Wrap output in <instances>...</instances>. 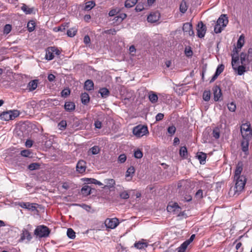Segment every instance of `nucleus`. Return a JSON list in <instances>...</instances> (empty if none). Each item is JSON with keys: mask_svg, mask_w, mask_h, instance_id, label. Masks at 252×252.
<instances>
[{"mask_svg": "<svg viewBox=\"0 0 252 252\" xmlns=\"http://www.w3.org/2000/svg\"><path fill=\"white\" fill-rule=\"evenodd\" d=\"M211 93L210 91H205L203 94V98L206 101H208L210 99Z\"/></svg>", "mask_w": 252, "mask_h": 252, "instance_id": "44", "label": "nucleus"}, {"mask_svg": "<svg viewBox=\"0 0 252 252\" xmlns=\"http://www.w3.org/2000/svg\"><path fill=\"white\" fill-rule=\"evenodd\" d=\"M240 59L241 64H246L247 63H249L247 60V54L246 53H244V52L241 53L240 55Z\"/></svg>", "mask_w": 252, "mask_h": 252, "instance_id": "39", "label": "nucleus"}, {"mask_svg": "<svg viewBox=\"0 0 252 252\" xmlns=\"http://www.w3.org/2000/svg\"><path fill=\"white\" fill-rule=\"evenodd\" d=\"M81 192L84 196H87L91 193V188L88 185H85L81 189Z\"/></svg>", "mask_w": 252, "mask_h": 252, "instance_id": "29", "label": "nucleus"}, {"mask_svg": "<svg viewBox=\"0 0 252 252\" xmlns=\"http://www.w3.org/2000/svg\"><path fill=\"white\" fill-rule=\"evenodd\" d=\"M195 196L196 198L201 199L203 198V190L199 189L195 193Z\"/></svg>", "mask_w": 252, "mask_h": 252, "instance_id": "57", "label": "nucleus"}, {"mask_svg": "<svg viewBox=\"0 0 252 252\" xmlns=\"http://www.w3.org/2000/svg\"><path fill=\"white\" fill-rule=\"evenodd\" d=\"M236 181L235 186L234 188L235 194H239V192L243 190L246 185L247 179L245 177H239L238 178H234Z\"/></svg>", "mask_w": 252, "mask_h": 252, "instance_id": "2", "label": "nucleus"}, {"mask_svg": "<svg viewBox=\"0 0 252 252\" xmlns=\"http://www.w3.org/2000/svg\"><path fill=\"white\" fill-rule=\"evenodd\" d=\"M179 153H180V155L181 157H183V158H187V154H188V151H187V148L185 146L182 147L180 148Z\"/></svg>", "mask_w": 252, "mask_h": 252, "instance_id": "42", "label": "nucleus"}, {"mask_svg": "<svg viewBox=\"0 0 252 252\" xmlns=\"http://www.w3.org/2000/svg\"><path fill=\"white\" fill-rule=\"evenodd\" d=\"M183 30L186 34H189V36H192L194 34L192 30V25L189 23H186L184 24Z\"/></svg>", "mask_w": 252, "mask_h": 252, "instance_id": "12", "label": "nucleus"}, {"mask_svg": "<svg viewBox=\"0 0 252 252\" xmlns=\"http://www.w3.org/2000/svg\"><path fill=\"white\" fill-rule=\"evenodd\" d=\"M94 125L96 128L100 129L101 128V122L98 120L95 121Z\"/></svg>", "mask_w": 252, "mask_h": 252, "instance_id": "62", "label": "nucleus"}, {"mask_svg": "<svg viewBox=\"0 0 252 252\" xmlns=\"http://www.w3.org/2000/svg\"><path fill=\"white\" fill-rule=\"evenodd\" d=\"M134 172H135L134 167L133 166H130V167H129L127 169V170L126 172V177H130V179H131L132 178V177L133 176V174H134Z\"/></svg>", "mask_w": 252, "mask_h": 252, "instance_id": "35", "label": "nucleus"}, {"mask_svg": "<svg viewBox=\"0 0 252 252\" xmlns=\"http://www.w3.org/2000/svg\"><path fill=\"white\" fill-rule=\"evenodd\" d=\"M104 182L106 184V185L103 187V189L105 188L109 189L112 188L115 184V181L113 179H106L104 180Z\"/></svg>", "mask_w": 252, "mask_h": 252, "instance_id": "24", "label": "nucleus"}, {"mask_svg": "<svg viewBox=\"0 0 252 252\" xmlns=\"http://www.w3.org/2000/svg\"><path fill=\"white\" fill-rule=\"evenodd\" d=\"M64 109L68 112H72L75 109V105L73 102L66 101L64 104Z\"/></svg>", "mask_w": 252, "mask_h": 252, "instance_id": "20", "label": "nucleus"}, {"mask_svg": "<svg viewBox=\"0 0 252 252\" xmlns=\"http://www.w3.org/2000/svg\"><path fill=\"white\" fill-rule=\"evenodd\" d=\"M66 234L67 237L70 239H73L75 238V232L71 228H68L67 229Z\"/></svg>", "mask_w": 252, "mask_h": 252, "instance_id": "41", "label": "nucleus"}, {"mask_svg": "<svg viewBox=\"0 0 252 252\" xmlns=\"http://www.w3.org/2000/svg\"><path fill=\"white\" fill-rule=\"evenodd\" d=\"M241 133L243 139H251L252 137V129L249 122L243 124L241 126Z\"/></svg>", "mask_w": 252, "mask_h": 252, "instance_id": "5", "label": "nucleus"}, {"mask_svg": "<svg viewBox=\"0 0 252 252\" xmlns=\"http://www.w3.org/2000/svg\"><path fill=\"white\" fill-rule=\"evenodd\" d=\"M160 17V13L158 12H151L147 17V21L151 23H154L158 22Z\"/></svg>", "mask_w": 252, "mask_h": 252, "instance_id": "11", "label": "nucleus"}, {"mask_svg": "<svg viewBox=\"0 0 252 252\" xmlns=\"http://www.w3.org/2000/svg\"><path fill=\"white\" fill-rule=\"evenodd\" d=\"M250 139H243L241 142L242 150L244 152L248 151L249 150V141Z\"/></svg>", "mask_w": 252, "mask_h": 252, "instance_id": "27", "label": "nucleus"}, {"mask_svg": "<svg viewBox=\"0 0 252 252\" xmlns=\"http://www.w3.org/2000/svg\"><path fill=\"white\" fill-rule=\"evenodd\" d=\"M50 232V231L47 226L39 225L34 230V234L39 238H42L48 236Z\"/></svg>", "mask_w": 252, "mask_h": 252, "instance_id": "6", "label": "nucleus"}, {"mask_svg": "<svg viewBox=\"0 0 252 252\" xmlns=\"http://www.w3.org/2000/svg\"><path fill=\"white\" fill-rule=\"evenodd\" d=\"M213 135L216 139H218L220 137V131L219 129H214L213 131Z\"/></svg>", "mask_w": 252, "mask_h": 252, "instance_id": "59", "label": "nucleus"}, {"mask_svg": "<svg viewBox=\"0 0 252 252\" xmlns=\"http://www.w3.org/2000/svg\"><path fill=\"white\" fill-rule=\"evenodd\" d=\"M132 132L133 134L138 138L141 137L149 133L147 126L141 125L134 127Z\"/></svg>", "mask_w": 252, "mask_h": 252, "instance_id": "4", "label": "nucleus"}, {"mask_svg": "<svg viewBox=\"0 0 252 252\" xmlns=\"http://www.w3.org/2000/svg\"><path fill=\"white\" fill-rule=\"evenodd\" d=\"M189 245L184 242L178 248V252H185Z\"/></svg>", "mask_w": 252, "mask_h": 252, "instance_id": "46", "label": "nucleus"}, {"mask_svg": "<svg viewBox=\"0 0 252 252\" xmlns=\"http://www.w3.org/2000/svg\"><path fill=\"white\" fill-rule=\"evenodd\" d=\"M134 157L136 158H141L143 157V153L140 150H137L134 153Z\"/></svg>", "mask_w": 252, "mask_h": 252, "instance_id": "53", "label": "nucleus"}, {"mask_svg": "<svg viewBox=\"0 0 252 252\" xmlns=\"http://www.w3.org/2000/svg\"><path fill=\"white\" fill-rule=\"evenodd\" d=\"M148 97H149L150 101L152 103H155L158 100V95L155 92H154L153 91H150L149 92Z\"/></svg>", "mask_w": 252, "mask_h": 252, "instance_id": "22", "label": "nucleus"}, {"mask_svg": "<svg viewBox=\"0 0 252 252\" xmlns=\"http://www.w3.org/2000/svg\"><path fill=\"white\" fill-rule=\"evenodd\" d=\"M86 162L83 160H79L76 165V171L79 173H84L86 169Z\"/></svg>", "mask_w": 252, "mask_h": 252, "instance_id": "13", "label": "nucleus"}, {"mask_svg": "<svg viewBox=\"0 0 252 252\" xmlns=\"http://www.w3.org/2000/svg\"><path fill=\"white\" fill-rule=\"evenodd\" d=\"M77 188V186L72 181L67 180L64 182V189L68 190V191H72Z\"/></svg>", "mask_w": 252, "mask_h": 252, "instance_id": "17", "label": "nucleus"}, {"mask_svg": "<svg viewBox=\"0 0 252 252\" xmlns=\"http://www.w3.org/2000/svg\"><path fill=\"white\" fill-rule=\"evenodd\" d=\"M196 157L199 160L200 163L201 164H204L205 163L206 159V154L203 152H198L197 154Z\"/></svg>", "mask_w": 252, "mask_h": 252, "instance_id": "28", "label": "nucleus"}, {"mask_svg": "<svg viewBox=\"0 0 252 252\" xmlns=\"http://www.w3.org/2000/svg\"><path fill=\"white\" fill-rule=\"evenodd\" d=\"M121 198L124 199H128L129 197V194L127 191H124L120 193Z\"/></svg>", "mask_w": 252, "mask_h": 252, "instance_id": "49", "label": "nucleus"}, {"mask_svg": "<svg viewBox=\"0 0 252 252\" xmlns=\"http://www.w3.org/2000/svg\"><path fill=\"white\" fill-rule=\"evenodd\" d=\"M144 9V5L143 4H140V3H138L135 9V10L137 11V12H140L141 11H142L143 9Z\"/></svg>", "mask_w": 252, "mask_h": 252, "instance_id": "58", "label": "nucleus"}, {"mask_svg": "<svg viewBox=\"0 0 252 252\" xmlns=\"http://www.w3.org/2000/svg\"><path fill=\"white\" fill-rule=\"evenodd\" d=\"M82 103L85 105L87 104L90 101V97L88 93H83L81 96Z\"/></svg>", "mask_w": 252, "mask_h": 252, "instance_id": "32", "label": "nucleus"}, {"mask_svg": "<svg viewBox=\"0 0 252 252\" xmlns=\"http://www.w3.org/2000/svg\"><path fill=\"white\" fill-rule=\"evenodd\" d=\"M84 88L88 91H91L94 89V83L91 80H87L84 84Z\"/></svg>", "mask_w": 252, "mask_h": 252, "instance_id": "30", "label": "nucleus"}, {"mask_svg": "<svg viewBox=\"0 0 252 252\" xmlns=\"http://www.w3.org/2000/svg\"><path fill=\"white\" fill-rule=\"evenodd\" d=\"M40 168V164L38 163H32L29 165L28 168L30 170L38 169Z\"/></svg>", "mask_w": 252, "mask_h": 252, "instance_id": "45", "label": "nucleus"}, {"mask_svg": "<svg viewBox=\"0 0 252 252\" xmlns=\"http://www.w3.org/2000/svg\"><path fill=\"white\" fill-rule=\"evenodd\" d=\"M32 238V235L30 232L26 229H24L22 231V233L21 234L20 240L21 241H23L25 239H27L29 241H30Z\"/></svg>", "mask_w": 252, "mask_h": 252, "instance_id": "21", "label": "nucleus"}, {"mask_svg": "<svg viewBox=\"0 0 252 252\" xmlns=\"http://www.w3.org/2000/svg\"><path fill=\"white\" fill-rule=\"evenodd\" d=\"M18 205L22 208L27 209L29 210L34 211L36 208L35 204L31 203L30 202H21L18 203Z\"/></svg>", "mask_w": 252, "mask_h": 252, "instance_id": "14", "label": "nucleus"}, {"mask_svg": "<svg viewBox=\"0 0 252 252\" xmlns=\"http://www.w3.org/2000/svg\"><path fill=\"white\" fill-rule=\"evenodd\" d=\"M184 200L187 202L190 201L192 200V197L189 194H185L184 196Z\"/></svg>", "mask_w": 252, "mask_h": 252, "instance_id": "63", "label": "nucleus"}, {"mask_svg": "<svg viewBox=\"0 0 252 252\" xmlns=\"http://www.w3.org/2000/svg\"><path fill=\"white\" fill-rule=\"evenodd\" d=\"M148 244L146 242L139 241L134 244V247L138 249H143L147 248Z\"/></svg>", "mask_w": 252, "mask_h": 252, "instance_id": "33", "label": "nucleus"}, {"mask_svg": "<svg viewBox=\"0 0 252 252\" xmlns=\"http://www.w3.org/2000/svg\"><path fill=\"white\" fill-rule=\"evenodd\" d=\"M222 27L217 23L214 28L215 32L216 33H220L222 31Z\"/></svg>", "mask_w": 252, "mask_h": 252, "instance_id": "56", "label": "nucleus"}, {"mask_svg": "<svg viewBox=\"0 0 252 252\" xmlns=\"http://www.w3.org/2000/svg\"><path fill=\"white\" fill-rule=\"evenodd\" d=\"M167 210L169 212L178 213L181 211V208L179 206L177 203H172L168 205Z\"/></svg>", "mask_w": 252, "mask_h": 252, "instance_id": "15", "label": "nucleus"}, {"mask_svg": "<svg viewBox=\"0 0 252 252\" xmlns=\"http://www.w3.org/2000/svg\"><path fill=\"white\" fill-rule=\"evenodd\" d=\"M35 22L33 21H30L27 24L28 30L29 32H32L35 29Z\"/></svg>", "mask_w": 252, "mask_h": 252, "instance_id": "40", "label": "nucleus"}, {"mask_svg": "<svg viewBox=\"0 0 252 252\" xmlns=\"http://www.w3.org/2000/svg\"><path fill=\"white\" fill-rule=\"evenodd\" d=\"M206 32V27L202 21L198 23L197 28V36L199 38H202L204 36Z\"/></svg>", "mask_w": 252, "mask_h": 252, "instance_id": "9", "label": "nucleus"}, {"mask_svg": "<svg viewBox=\"0 0 252 252\" xmlns=\"http://www.w3.org/2000/svg\"><path fill=\"white\" fill-rule=\"evenodd\" d=\"M37 87V80H33L31 81L28 84L27 88L29 91H33L35 90Z\"/></svg>", "mask_w": 252, "mask_h": 252, "instance_id": "23", "label": "nucleus"}, {"mask_svg": "<svg viewBox=\"0 0 252 252\" xmlns=\"http://www.w3.org/2000/svg\"><path fill=\"white\" fill-rule=\"evenodd\" d=\"M11 25L9 24L5 25L3 28V33L6 34H8L11 32Z\"/></svg>", "mask_w": 252, "mask_h": 252, "instance_id": "47", "label": "nucleus"}, {"mask_svg": "<svg viewBox=\"0 0 252 252\" xmlns=\"http://www.w3.org/2000/svg\"><path fill=\"white\" fill-rule=\"evenodd\" d=\"M31 154L32 152L29 150H24L21 152V156L25 157H29Z\"/></svg>", "mask_w": 252, "mask_h": 252, "instance_id": "52", "label": "nucleus"}, {"mask_svg": "<svg viewBox=\"0 0 252 252\" xmlns=\"http://www.w3.org/2000/svg\"><path fill=\"white\" fill-rule=\"evenodd\" d=\"M19 115L20 112L17 110L3 112L0 114V119L4 121L13 120L18 117Z\"/></svg>", "mask_w": 252, "mask_h": 252, "instance_id": "3", "label": "nucleus"}, {"mask_svg": "<svg viewBox=\"0 0 252 252\" xmlns=\"http://www.w3.org/2000/svg\"><path fill=\"white\" fill-rule=\"evenodd\" d=\"M99 93L103 98H106L110 94L109 90L106 88H102L99 89Z\"/></svg>", "mask_w": 252, "mask_h": 252, "instance_id": "31", "label": "nucleus"}, {"mask_svg": "<svg viewBox=\"0 0 252 252\" xmlns=\"http://www.w3.org/2000/svg\"><path fill=\"white\" fill-rule=\"evenodd\" d=\"M126 159V157L125 154H121L118 157V161L120 163H124Z\"/></svg>", "mask_w": 252, "mask_h": 252, "instance_id": "55", "label": "nucleus"}, {"mask_svg": "<svg viewBox=\"0 0 252 252\" xmlns=\"http://www.w3.org/2000/svg\"><path fill=\"white\" fill-rule=\"evenodd\" d=\"M33 145V141L31 139H28L27 140L25 145L28 148H31L32 147Z\"/></svg>", "mask_w": 252, "mask_h": 252, "instance_id": "61", "label": "nucleus"}, {"mask_svg": "<svg viewBox=\"0 0 252 252\" xmlns=\"http://www.w3.org/2000/svg\"><path fill=\"white\" fill-rule=\"evenodd\" d=\"M176 128L175 126H171L168 127L167 132L171 135H173L176 132Z\"/></svg>", "mask_w": 252, "mask_h": 252, "instance_id": "48", "label": "nucleus"}, {"mask_svg": "<svg viewBox=\"0 0 252 252\" xmlns=\"http://www.w3.org/2000/svg\"><path fill=\"white\" fill-rule=\"evenodd\" d=\"M224 66L223 64L219 65L215 73L219 75L224 70Z\"/></svg>", "mask_w": 252, "mask_h": 252, "instance_id": "54", "label": "nucleus"}, {"mask_svg": "<svg viewBox=\"0 0 252 252\" xmlns=\"http://www.w3.org/2000/svg\"><path fill=\"white\" fill-rule=\"evenodd\" d=\"M244 44V36L243 35H241L239 37L237 42V47H235L233 50V54H234V56L238 55V49H240Z\"/></svg>", "mask_w": 252, "mask_h": 252, "instance_id": "10", "label": "nucleus"}, {"mask_svg": "<svg viewBox=\"0 0 252 252\" xmlns=\"http://www.w3.org/2000/svg\"><path fill=\"white\" fill-rule=\"evenodd\" d=\"M214 94V99L215 101H218L220 100L222 96V93L220 88L216 86L213 89Z\"/></svg>", "mask_w": 252, "mask_h": 252, "instance_id": "16", "label": "nucleus"}, {"mask_svg": "<svg viewBox=\"0 0 252 252\" xmlns=\"http://www.w3.org/2000/svg\"><path fill=\"white\" fill-rule=\"evenodd\" d=\"M138 0H126L125 2V6L127 8H130L135 5Z\"/></svg>", "mask_w": 252, "mask_h": 252, "instance_id": "36", "label": "nucleus"}, {"mask_svg": "<svg viewBox=\"0 0 252 252\" xmlns=\"http://www.w3.org/2000/svg\"><path fill=\"white\" fill-rule=\"evenodd\" d=\"M243 170V163L241 162L238 163L236 169L235 171L234 178H238L239 177H245L243 175H241V172Z\"/></svg>", "mask_w": 252, "mask_h": 252, "instance_id": "19", "label": "nucleus"}, {"mask_svg": "<svg viewBox=\"0 0 252 252\" xmlns=\"http://www.w3.org/2000/svg\"><path fill=\"white\" fill-rule=\"evenodd\" d=\"M77 32V30L75 28H71L67 30V35L69 37H73Z\"/></svg>", "mask_w": 252, "mask_h": 252, "instance_id": "43", "label": "nucleus"}, {"mask_svg": "<svg viewBox=\"0 0 252 252\" xmlns=\"http://www.w3.org/2000/svg\"><path fill=\"white\" fill-rule=\"evenodd\" d=\"M100 151V148L98 146H94L90 148L88 151V155H97Z\"/></svg>", "mask_w": 252, "mask_h": 252, "instance_id": "25", "label": "nucleus"}, {"mask_svg": "<svg viewBox=\"0 0 252 252\" xmlns=\"http://www.w3.org/2000/svg\"><path fill=\"white\" fill-rule=\"evenodd\" d=\"M60 54V51L55 47H48L46 50L45 58L48 60H52L55 55H59Z\"/></svg>", "mask_w": 252, "mask_h": 252, "instance_id": "7", "label": "nucleus"}, {"mask_svg": "<svg viewBox=\"0 0 252 252\" xmlns=\"http://www.w3.org/2000/svg\"><path fill=\"white\" fill-rule=\"evenodd\" d=\"M188 9L187 2L185 0H183L180 5V11L182 13H185Z\"/></svg>", "mask_w": 252, "mask_h": 252, "instance_id": "34", "label": "nucleus"}, {"mask_svg": "<svg viewBox=\"0 0 252 252\" xmlns=\"http://www.w3.org/2000/svg\"><path fill=\"white\" fill-rule=\"evenodd\" d=\"M239 57L238 56H234V54L232 55V62L231 64L233 70L237 72L239 75H242L246 72L247 70L246 69V64H243L239 65Z\"/></svg>", "mask_w": 252, "mask_h": 252, "instance_id": "1", "label": "nucleus"}, {"mask_svg": "<svg viewBox=\"0 0 252 252\" xmlns=\"http://www.w3.org/2000/svg\"><path fill=\"white\" fill-rule=\"evenodd\" d=\"M164 114L161 113H158L156 116V121H159L163 119Z\"/></svg>", "mask_w": 252, "mask_h": 252, "instance_id": "60", "label": "nucleus"}, {"mask_svg": "<svg viewBox=\"0 0 252 252\" xmlns=\"http://www.w3.org/2000/svg\"><path fill=\"white\" fill-rule=\"evenodd\" d=\"M247 60L248 63L252 61V48H250L248 50L247 54Z\"/></svg>", "mask_w": 252, "mask_h": 252, "instance_id": "50", "label": "nucleus"}, {"mask_svg": "<svg viewBox=\"0 0 252 252\" xmlns=\"http://www.w3.org/2000/svg\"><path fill=\"white\" fill-rule=\"evenodd\" d=\"M21 8L26 14H31L34 11L33 7L30 8L25 4H23Z\"/></svg>", "mask_w": 252, "mask_h": 252, "instance_id": "26", "label": "nucleus"}, {"mask_svg": "<svg viewBox=\"0 0 252 252\" xmlns=\"http://www.w3.org/2000/svg\"><path fill=\"white\" fill-rule=\"evenodd\" d=\"M95 5V3L94 1H89L86 3L85 10H90Z\"/></svg>", "mask_w": 252, "mask_h": 252, "instance_id": "38", "label": "nucleus"}, {"mask_svg": "<svg viewBox=\"0 0 252 252\" xmlns=\"http://www.w3.org/2000/svg\"><path fill=\"white\" fill-rule=\"evenodd\" d=\"M119 224V220L116 218L107 219L105 221V225L108 228L114 229Z\"/></svg>", "mask_w": 252, "mask_h": 252, "instance_id": "8", "label": "nucleus"}, {"mask_svg": "<svg viewBox=\"0 0 252 252\" xmlns=\"http://www.w3.org/2000/svg\"><path fill=\"white\" fill-rule=\"evenodd\" d=\"M228 21L227 17L225 15H221L217 21V23L221 26L222 28L226 27V25L228 24Z\"/></svg>", "mask_w": 252, "mask_h": 252, "instance_id": "18", "label": "nucleus"}, {"mask_svg": "<svg viewBox=\"0 0 252 252\" xmlns=\"http://www.w3.org/2000/svg\"><path fill=\"white\" fill-rule=\"evenodd\" d=\"M185 52L186 55L188 57L191 56L192 55V52L190 49L186 48Z\"/></svg>", "mask_w": 252, "mask_h": 252, "instance_id": "64", "label": "nucleus"}, {"mask_svg": "<svg viewBox=\"0 0 252 252\" xmlns=\"http://www.w3.org/2000/svg\"><path fill=\"white\" fill-rule=\"evenodd\" d=\"M227 107L228 110L231 112H234L236 109V105L233 102L228 104Z\"/></svg>", "mask_w": 252, "mask_h": 252, "instance_id": "51", "label": "nucleus"}, {"mask_svg": "<svg viewBox=\"0 0 252 252\" xmlns=\"http://www.w3.org/2000/svg\"><path fill=\"white\" fill-rule=\"evenodd\" d=\"M126 17V14L125 13H121L119 15L116 16L114 20L118 23H121Z\"/></svg>", "mask_w": 252, "mask_h": 252, "instance_id": "37", "label": "nucleus"}]
</instances>
